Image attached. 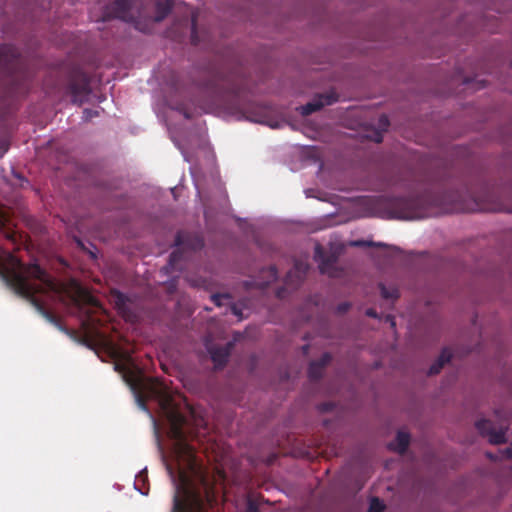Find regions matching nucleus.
<instances>
[{
    "mask_svg": "<svg viewBox=\"0 0 512 512\" xmlns=\"http://www.w3.org/2000/svg\"><path fill=\"white\" fill-rule=\"evenodd\" d=\"M0 268L14 291L22 297L30 299L36 307L39 305L34 298L35 294L46 289H55L54 283L39 266L34 264L25 267L8 252L2 253Z\"/></svg>",
    "mask_w": 512,
    "mask_h": 512,
    "instance_id": "1",
    "label": "nucleus"
},
{
    "mask_svg": "<svg viewBox=\"0 0 512 512\" xmlns=\"http://www.w3.org/2000/svg\"><path fill=\"white\" fill-rule=\"evenodd\" d=\"M175 455L179 465L178 479H176L172 469L167 466L168 473L176 488L174 496L175 506L181 502L180 497L187 501H196V495L193 490V477L204 482L202 473L197 467L191 448L182 439H179L175 446Z\"/></svg>",
    "mask_w": 512,
    "mask_h": 512,
    "instance_id": "2",
    "label": "nucleus"
},
{
    "mask_svg": "<svg viewBox=\"0 0 512 512\" xmlns=\"http://www.w3.org/2000/svg\"><path fill=\"white\" fill-rule=\"evenodd\" d=\"M147 394L157 399L161 408L165 410L170 417H174L172 397L162 382L158 380L151 382L148 386Z\"/></svg>",
    "mask_w": 512,
    "mask_h": 512,
    "instance_id": "3",
    "label": "nucleus"
},
{
    "mask_svg": "<svg viewBox=\"0 0 512 512\" xmlns=\"http://www.w3.org/2000/svg\"><path fill=\"white\" fill-rule=\"evenodd\" d=\"M337 100L336 94L334 92H329L325 95H320L313 99L311 102L303 105L299 108L300 113L302 115H309L325 105H330Z\"/></svg>",
    "mask_w": 512,
    "mask_h": 512,
    "instance_id": "4",
    "label": "nucleus"
},
{
    "mask_svg": "<svg viewBox=\"0 0 512 512\" xmlns=\"http://www.w3.org/2000/svg\"><path fill=\"white\" fill-rule=\"evenodd\" d=\"M476 427L478 431L488 437L489 442L499 444L505 442V432L503 430L494 431L491 421L482 419L477 421Z\"/></svg>",
    "mask_w": 512,
    "mask_h": 512,
    "instance_id": "5",
    "label": "nucleus"
},
{
    "mask_svg": "<svg viewBox=\"0 0 512 512\" xmlns=\"http://www.w3.org/2000/svg\"><path fill=\"white\" fill-rule=\"evenodd\" d=\"M410 441V436L405 431H399L396 439L389 444V448L398 453H403Z\"/></svg>",
    "mask_w": 512,
    "mask_h": 512,
    "instance_id": "6",
    "label": "nucleus"
},
{
    "mask_svg": "<svg viewBox=\"0 0 512 512\" xmlns=\"http://www.w3.org/2000/svg\"><path fill=\"white\" fill-rule=\"evenodd\" d=\"M207 349L211 355V358L216 366H222L229 355L228 348H220V349H212L209 347L208 343H206Z\"/></svg>",
    "mask_w": 512,
    "mask_h": 512,
    "instance_id": "7",
    "label": "nucleus"
},
{
    "mask_svg": "<svg viewBox=\"0 0 512 512\" xmlns=\"http://www.w3.org/2000/svg\"><path fill=\"white\" fill-rule=\"evenodd\" d=\"M452 357V353L449 351V350H443V352L441 353V355L439 356L438 360H437V363L432 365L430 370H429V373L430 374H436L440 371V369L442 368V366L449 362L450 359Z\"/></svg>",
    "mask_w": 512,
    "mask_h": 512,
    "instance_id": "8",
    "label": "nucleus"
},
{
    "mask_svg": "<svg viewBox=\"0 0 512 512\" xmlns=\"http://www.w3.org/2000/svg\"><path fill=\"white\" fill-rule=\"evenodd\" d=\"M129 6V3L127 0H116L114 2V11L113 15L118 18H122L126 20V17L124 15L125 9Z\"/></svg>",
    "mask_w": 512,
    "mask_h": 512,
    "instance_id": "9",
    "label": "nucleus"
},
{
    "mask_svg": "<svg viewBox=\"0 0 512 512\" xmlns=\"http://www.w3.org/2000/svg\"><path fill=\"white\" fill-rule=\"evenodd\" d=\"M384 504L378 498H372L368 512H382L384 510Z\"/></svg>",
    "mask_w": 512,
    "mask_h": 512,
    "instance_id": "10",
    "label": "nucleus"
},
{
    "mask_svg": "<svg viewBox=\"0 0 512 512\" xmlns=\"http://www.w3.org/2000/svg\"><path fill=\"white\" fill-rule=\"evenodd\" d=\"M381 293L384 298H396L397 297V290L394 287H391L389 290L386 289L384 285H381Z\"/></svg>",
    "mask_w": 512,
    "mask_h": 512,
    "instance_id": "11",
    "label": "nucleus"
},
{
    "mask_svg": "<svg viewBox=\"0 0 512 512\" xmlns=\"http://www.w3.org/2000/svg\"><path fill=\"white\" fill-rule=\"evenodd\" d=\"M158 6H159V9H161L162 14H161V16H157V17H156V21H160V20H162V19L164 18V16H165V15L168 13V11H169V7H168L167 5L159 4Z\"/></svg>",
    "mask_w": 512,
    "mask_h": 512,
    "instance_id": "12",
    "label": "nucleus"
},
{
    "mask_svg": "<svg viewBox=\"0 0 512 512\" xmlns=\"http://www.w3.org/2000/svg\"><path fill=\"white\" fill-rule=\"evenodd\" d=\"M379 126L382 130L387 129V127L389 126L388 118L385 115L379 118Z\"/></svg>",
    "mask_w": 512,
    "mask_h": 512,
    "instance_id": "13",
    "label": "nucleus"
},
{
    "mask_svg": "<svg viewBox=\"0 0 512 512\" xmlns=\"http://www.w3.org/2000/svg\"><path fill=\"white\" fill-rule=\"evenodd\" d=\"M212 298L217 305H221L222 300H228V297L224 295H214Z\"/></svg>",
    "mask_w": 512,
    "mask_h": 512,
    "instance_id": "14",
    "label": "nucleus"
},
{
    "mask_svg": "<svg viewBox=\"0 0 512 512\" xmlns=\"http://www.w3.org/2000/svg\"><path fill=\"white\" fill-rule=\"evenodd\" d=\"M316 367H317L316 364H311L310 370H309L311 377H317Z\"/></svg>",
    "mask_w": 512,
    "mask_h": 512,
    "instance_id": "15",
    "label": "nucleus"
},
{
    "mask_svg": "<svg viewBox=\"0 0 512 512\" xmlns=\"http://www.w3.org/2000/svg\"><path fill=\"white\" fill-rule=\"evenodd\" d=\"M268 125L271 127V128H279L281 127V123L280 122H270L268 123Z\"/></svg>",
    "mask_w": 512,
    "mask_h": 512,
    "instance_id": "16",
    "label": "nucleus"
},
{
    "mask_svg": "<svg viewBox=\"0 0 512 512\" xmlns=\"http://www.w3.org/2000/svg\"><path fill=\"white\" fill-rule=\"evenodd\" d=\"M366 313H367V315H369L371 317H376L377 316L376 313L374 311H372V310H367Z\"/></svg>",
    "mask_w": 512,
    "mask_h": 512,
    "instance_id": "17",
    "label": "nucleus"
},
{
    "mask_svg": "<svg viewBox=\"0 0 512 512\" xmlns=\"http://www.w3.org/2000/svg\"><path fill=\"white\" fill-rule=\"evenodd\" d=\"M232 311H233V313H234L235 315H237V316H238L239 320L242 318V317L238 314L237 309H236L235 307H232Z\"/></svg>",
    "mask_w": 512,
    "mask_h": 512,
    "instance_id": "18",
    "label": "nucleus"
},
{
    "mask_svg": "<svg viewBox=\"0 0 512 512\" xmlns=\"http://www.w3.org/2000/svg\"><path fill=\"white\" fill-rule=\"evenodd\" d=\"M76 289L79 294L83 293L82 288L79 285H76Z\"/></svg>",
    "mask_w": 512,
    "mask_h": 512,
    "instance_id": "19",
    "label": "nucleus"
},
{
    "mask_svg": "<svg viewBox=\"0 0 512 512\" xmlns=\"http://www.w3.org/2000/svg\"><path fill=\"white\" fill-rule=\"evenodd\" d=\"M328 361H329V356H328V355H325V356H324V363H323V364H325V363H326V362H328Z\"/></svg>",
    "mask_w": 512,
    "mask_h": 512,
    "instance_id": "20",
    "label": "nucleus"
},
{
    "mask_svg": "<svg viewBox=\"0 0 512 512\" xmlns=\"http://www.w3.org/2000/svg\"><path fill=\"white\" fill-rule=\"evenodd\" d=\"M320 268H321V271H322V272H326V269H325V267H324V266H321Z\"/></svg>",
    "mask_w": 512,
    "mask_h": 512,
    "instance_id": "21",
    "label": "nucleus"
},
{
    "mask_svg": "<svg viewBox=\"0 0 512 512\" xmlns=\"http://www.w3.org/2000/svg\"><path fill=\"white\" fill-rule=\"evenodd\" d=\"M506 452H507L508 456L510 457V455H511V450H510V449H507V451H506Z\"/></svg>",
    "mask_w": 512,
    "mask_h": 512,
    "instance_id": "22",
    "label": "nucleus"
}]
</instances>
